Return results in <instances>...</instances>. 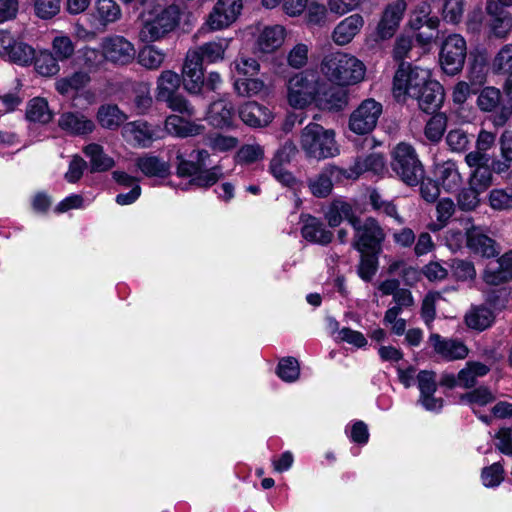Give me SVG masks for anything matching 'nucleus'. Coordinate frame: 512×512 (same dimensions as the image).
I'll return each mask as SVG.
<instances>
[{
    "instance_id": "nucleus-1",
    "label": "nucleus",
    "mask_w": 512,
    "mask_h": 512,
    "mask_svg": "<svg viewBox=\"0 0 512 512\" xmlns=\"http://www.w3.org/2000/svg\"><path fill=\"white\" fill-rule=\"evenodd\" d=\"M393 94L398 101L416 99L424 112L435 111L444 99L442 85L431 79L428 69L401 63L393 80Z\"/></svg>"
},
{
    "instance_id": "nucleus-2",
    "label": "nucleus",
    "mask_w": 512,
    "mask_h": 512,
    "mask_svg": "<svg viewBox=\"0 0 512 512\" xmlns=\"http://www.w3.org/2000/svg\"><path fill=\"white\" fill-rule=\"evenodd\" d=\"M180 10L176 5H167L165 0H154L141 13L139 38L152 43L164 38L179 24Z\"/></svg>"
},
{
    "instance_id": "nucleus-3",
    "label": "nucleus",
    "mask_w": 512,
    "mask_h": 512,
    "mask_svg": "<svg viewBox=\"0 0 512 512\" xmlns=\"http://www.w3.org/2000/svg\"><path fill=\"white\" fill-rule=\"evenodd\" d=\"M320 72L331 83L346 87L357 85L365 79L366 66L350 53L335 51L322 58Z\"/></svg>"
},
{
    "instance_id": "nucleus-4",
    "label": "nucleus",
    "mask_w": 512,
    "mask_h": 512,
    "mask_svg": "<svg viewBox=\"0 0 512 512\" xmlns=\"http://www.w3.org/2000/svg\"><path fill=\"white\" fill-rule=\"evenodd\" d=\"M210 154L205 149L193 150L189 159L177 154V174L181 177H192L191 183L199 187H210L223 176L222 168L214 166L205 169Z\"/></svg>"
},
{
    "instance_id": "nucleus-5",
    "label": "nucleus",
    "mask_w": 512,
    "mask_h": 512,
    "mask_svg": "<svg viewBox=\"0 0 512 512\" xmlns=\"http://www.w3.org/2000/svg\"><path fill=\"white\" fill-rule=\"evenodd\" d=\"M244 35L251 40L252 52L258 57L274 55L285 44L288 31L281 24H252L244 30Z\"/></svg>"
},
{
    "instance_id": "nucleus-6",
    "label": "nucleus",
    "mask_w": 512,
    "mask_h": 512,
    "mask_svg": "<svg viewBox=\"0 0 512 512\" xmlns=\"http://www.w3.org/2000/svg\"><path fill=\"white\" fill-rule=\"evenodd\" d=\"M300 147L307 157L316 160L335 157L339 148L333 130L318 123H309L301 132Z\"/></svg>"
},
{
    "instance_id": "nucleus-7",
    "label": "nucleus",
    "mask_w": 512,
    "mask_h": 512,
    "mask_svg": "<svg viewBox=\"0 0 512 512\" xmlns=\"http://www.w3.org/2000/svg\"><path fill=\"white\" fill-rule=\"evenodd\" d=\"M320 78L314 70H303L290 76L285 84L288 104L294 109H305L313 105Z\"/></svg>"
},
{
    "instance_id": "nucleus-8",
    "label": "nucleus",
    "mask_w": 512,
    "mask_h": 512,
    "mask_svg": "<svg viewBox=\"0 0 512 512\" xmlns=\"http://www.w3.org/2000/svg\"><path fill=\"white\" fill-rule=\"evenodd\" d=\"M180 84L179 74L172 70L162 71L156 81L155 97L157 101L165 102L172 111L192 117L196 110L184 95L178 93Z\"/></svg>"
},
{
    "instance_id": "nucleus-9",
    "label": "nucleus",
    "mask_w": 512,
    "mask_h": 512,
    "mask_svg": "<svg viewBox=\"0 0 512 512\" xmlns=\"http://www.w3.org/2000/svg\"><path fill=\"white\" fill-rule=\"evenodd\" d=\"M391 168L407 185L415 186L424 177V169L414 148L401 142L392 151Z\"/></svg>"
},
{
    "instance_id": "nucleus-10",
    "label": "nucleus",
    "mask_w": 512,
    "mask_h": 512,
    "mask_svg": "<svg viewBox=\"0 0 512 512\" xmlns=\"http://www.w3.org/2000/svg\"><path fill=\"white\" fill-rule=\"evenodd\" d=\"M354 238L352 246L358 252H378L385 239V233L378 221L372 217L361 221L357 216L352 225Z\"/></svg>"
},
{
    "instance_id": "nucleus-11",
    "label": "nucleus",
    "mask_w": 512,
    "mask_h": 512,
    "mask_svg": "<svg viewBox=\"0 0 512 512\" xmlns=\"http://www.w3.org/2000/svg\"><path fill=\"white\" fill-rule=\"evenodd\" d=\"M467 45L460 34L448 35L441 46L439 62L443 71L448 75L459 73L465 63Z\"/></svg>"
},
{
    "instance_id": "nucleus-12",
    "label": "nucleus",
    "mask_w": 512,
    "mask_h": 512,
    "mask_svg": "<svg viewBox=\"0 0 512 512\" xmlns=\"http://www.w3.org/2000/svg\"><path fill=\"white\" fill-rule=\"evenodd\" d=\"M382 114V104L372 98L363 100L349 117V129L357 135L374 130Z\"/></svg>"
},
{
    "instance_id": "nucleus-13",
    "label": "nucleus",
    "mask_w": 512,
    "mask_h": 512,
    "mask_svg": "<svg viewBox=\"0 0 512 512\" xmlns=\"http://www.w3.org/2000/svg\"><path fill=\"white\" fill-rule=\"evenodd\" d=\"M242 9V0H217L205 24L211 31L228 28L238 19Z\"/></svg>"
},
{
    "instance_id": "nucleus-14",
    "label": "nucleus",
    "mask_w": 512,
    "mask_h": 512,
    "mask_svg": "<svg viewBox=\"0 0 512 512\" xmlns=\"http://www.w3.org/2000/svg\"><path fill=\"white\" fill-rule=\"evenodd\" d=\"M101 50L106 61L115 65H127L135 58V47L125 37L111 35L102 39Z\"/></svg>"
},
{
    "instance_id": "nucleus-15",
    "label": "nucleus",
    "mask_w": 512,
    "mask_h": 512,
    "mask_svg": "<svg viewBox=\"0 0 512 512\" xmlns=\"http://www.w3.org/2000/svg\"><path fill=\"white\" fill-rule=\"evenodd\" d=\"M0 58L26 66L33 61L34 49L18 41L9 31L0 30Z\"/></svg>"
},
{
    "instance_id": "nucleus-16",
    "label": "nucleus",
    "mask_w": 512,
    "mask_h": 512,
    "mask_svg": "<svg viewBox=\"0 0 512 512\" xmlns=\"http://www.w3.org/2000/svg\"><path fill=\"white\" fill-rule=\"evenodd\" d=\"M501 101V92L495 87L483 88L477 97V106L483 112H495L492 117V123L496 127H501L512 116V106L502 105L499 107Z\"/></svg>"
},
{
    "instance_id": "nucleus-17",
    "label": "nucleus",
    "mask_w": 512,
    "mask_h": 512,
    "mask_svg": "<svg viewBox=\"0 0 512 512\" xmlns=\"http://www.w3.org/2000/svg\"><path fill=\"white\" fill-rule=\"evenodd\" d=\"M158 127L144 120L125 123L121 129L124 140L134 147L149 148L153 142L160 139Z\"/></svg>"
},
{
    "instance_id": "nucleus-18",
    "label": "nucleus",
    "mask_w": 512,
    "mask_h": 512,
    "mask_svg": "<svg viewBox=\"0 0 512 512\" xmlns=\"http://www.w3.org/2000/svg\"><path fill=\"white\" fill-rule=\"evenodd\" d=\"M203 62L198 52H187L182 67V82L184 89L191 95L201 93L204 86Z\"/></svg>"
},
{
    "instance_id": "nucleus-19",
    "label": "nucleus",
    "mask_w": 512,
    "mask_h": 512,
    "mask_svg": "<svg viewBox=\"0 0 512 512\" xmlns=\"http://www.w3.org/2000/svg\"><path fill=\"white\" fill-rule=\"evenodd\" d=\"M406 8L407 4L404 0H396L385 6L376 29L380 39H389L395 35Z\"/></svg>"
},
{
    "instance_id": "nucleus-20",
    "label": "nucleus",
    "mask_w": 512,
    "mask_h": 512,
    "mask_svg": "<svg viewBox=\"0 0 512 512\" xmlns=\"http://www.w3.org/2000/svg\"><path fill=\"white\" fill-rule=\"evenodd\" d=\"M314 104L320 110L341 111L348 104V94L345 90L328 85L320 78Z\"/></svg>"
},
{
    "instance_id": "nucleus-21",
    "label": "nucleus",
    "mask_w": 512,
    "mask_h": 512,
    "mask_svg": "<svg viewBox=\"0 0 512 512\" xmlns=\"http://www.w3.org/2000/svg\"><path fill=\"white\" fill-rule=\"evenodd\" d=\"M417 384L420 392L418 402L427 411L439 412L443 407V400L434 395L437 390L435 372L428 370L420 371L417 374Z\"/></svg>"
},
{
    "instance_id": "nucleus-22",
    "label": "nucleus",
    "mask_w": 512,
    "mask_h": 512,
    "mask_svg": "<svg viewBox=\"0 0 512 512\" xmlns=\"http://www.w3.org/2000/svg\"><path fill=\"white\" fill-rule=\"evenodd\" d=\"M59 127L73 136H86L95 130L94 121L79 111H67L58 120Z\"/></svg>"
},
{
    "instance_id": "nucleus-23",
    "label": "nucleus",
    "mask_w": 512,
    "mask_h": 512,
    "mask_svg": "<svg viewBox=\"0 0 512 512\" xmlns=\"http://www.w3.org/2000/svg\"><path fill=\"white\" fill-rule=\"evenodd\" d=\"M429 342L437 354L449 361L464 359L469 353L462 341L443 338L437 333L430 334Z\"/></svg>"
},
{
    "instance_id": "nucleus-24",
    "label": "nucleus",
    "mask_w": 512,
    "mask_h": 512,
    "mask_svg": "<svg viewBox=\"0 0 512 512\" xmlns=\"http://www.w3.org/2000/svg\"><path fill=\"white\" fill-rule=\"evenodd\" d=\"M364 26V18L360 14H352L341 20L332 31V40L338 46H345L359 34Z\"/></svg>"
},
{
    "instance_id": "nucleus-25",
    "label": "nucleus",
    "mask_w": 512,
    "mask_h": 512,
    "mask_svg": "<svg viewBox=\"0 0 512 512\" xmlns=\"http://www.w3.org/2000/svg\"><path fill=\"white\" fill-rule=\"evenodd\" d=\"M164 129L172 136L187 138L200 135L205 127L197 121H191L183 116L172 114L165 119Z\"/></svg>"
},
{
    "instance_id": "nucleus-26",
    "label": "nucleus",
    "mask_w": 512,
    "mask_h": 512,
    "mask_svg": "<svg viewBox=\"0 0 512 512\" xmlns=\"http://www.w3.org/2000/svg\"><path fill=\"white\" fill-rule=\"evenodd\" d=\"M135 165L148 178L164 179L170 175V163L153 153H144L137 157Z\"/></svg>"
},
{
    "instance_id": "nucleus-27",
    "label": "nucleus",
    "mask_w": 512,
    "mask_h": 512,
    "mask_svg": "<svg viewBox=\"0 0 512 512\" xmlns=\"http://www.w3.org/2000/svg\"><path fill=\"white\" fill-rule=\"evenodd\" d=\"M205 119L215 128H231L234 119L232 104L225 99L212 102L207 110Z\"/></svg>"
},
{
    "instance_id": "nucleus-28",
    "label": "nucleus",
    "mask_w": 512,
    "mask_h": 512,
    "mask_svg": "<svg viewBox=\"0 0 512 512\" xmlns=\"http://www.w3.org/2000/svg\"><path fill=\"white\" fill-rule=\"evenodd\" d=\"M239 117L248 126L262 127L272 121L273 114L257 102H247L239 108Z\"/></svg>"
},
{
    "instance_id": "nucleus-29",
    "label": "nucleus",
    "mask_w": 512,
    "mask_h": 512,
    "mask_svg": "<svg viewBox=\"0 0 512 512\" xmlns=\"http://www.w3.org/2000/svg\"><path fill=\"white\" fill-rule=\"evenodd\" d=\"M467 246L472 252L487 258L498 253L495 241L479 227H473L467 231Z\"/></svg>"
},
{
    "instance_id": "nucleus-30",
    "label": "nucleus",
    "mask_w": 512,
    "mask_h": 512,
    "mask_svg": "<svg viewBox=\"0 0 512 512\" xmlns=\"http://www.w3.org/2000/svg\"><path fill=\"white\" fill-rule=\"evenodd\" d=\"M435 176L447 192L457 191L462 184V176L454 161L448 160L435 166Z\"/></svg>"
},
{
    "instance_id": "nucleus-31",
    "label": "nucleus",
    "mask_w": 512,
    "mask_h": 512,
    "mask_svg": "<svg viewBox=\"0 0 512 512\" xmlns=\"http://www.w3.org/2000/svg\"><path fill=\"white\" fill-rule=\"evenodd\" d=\"M230 43V38L217 37L196 49L189 50V52H198L202 62L217 63L224 60L225 52L229 48Z\"/></svg>"
},
{
    "instance_id": "nucleus-32",
    "label": "nucleus",
    "mask_w": 512,
    "mask_h": 512,
    "mask_svg": "<svg viewBox=\"0 0 512 512\" xmlns=\"http://www.w3.org/2000/svg\"><path fill=\"white\" fill-rule=\"evenodd\" d=\"M293 150L294 147L292 145L284 146L275 154L270 163V171L275 179L289 187L294 185L295 178L285 169L284 162H289V154Z\"/></svg>"
},
{
    "instance_id": "nucleus-33",
    "label": "nucleus",
    "mask_w": 512,
    "mask_h": 512,
    "mask_svg": "<svg viewBox=\"0 0 512 512\" xmlns=\"http://www.w3.org/2000/svg\"><path fill=\"white\" fill-rule=\"evenodd\" d=\"M97 121L102 128L117 130L124 125L128 116L115 104H103L98 108Z\"/></svg>"
},
{
    "instance_id": "nucleus-34",
    "label": "nucleus",
    "mask_w": 512,
    "mask_h": 512,
    "mask_svg": "<svg viewBox=\"0 0 512 512\" xmlns=\"http://www.w3.org/2000/svg\"><path fill=\"white\" fill-rule=\"evenodd\" d=\"M355 218L352 206L343 200H334L325 212V219L330 227L339 226L343 220H347L352 225Z\"/></svg>"
},
{
    "instance_id": "nucleus-35",
    "label": "nucleus",
    "mask_w": 512,
    "mask_h": 512,
    "mask_svg": "<svg viewBox=\"0 0 512 512\" xmlns=\"http://www.w3.org/2000/svg\"><path fill=\"white\" fill-rule=\"evenodd\" d=\"M90 80V75L87 72L76 71L69 76L58 79L55 82V89L59 94L69 96L78 93L88 85Z\"/></svg>"
},
{
    "instance_id": "nucleus-36",
    "label": "nucleus",
    "mask_w": 512,
    "mask_h": 512,
    "mask_svg": "<svg viewBox=\"0 0 512 512\" xmlns=\"http://www.w3.org/2000/svg\"><path fill=\"white\" fill-rule=\"evenodd\" d=\"M301 233L307 241L321 245L330 243L333 237L332 232L326 230L323 224L312 216L307 217L305 220Z\"/></svg>"
},
{
    "instance_id": "nucleus-37",
    "label": "nucleus",
    "mask_w": 512,
    "mask_h": 512,
    "mask_svg": "<svg viewBox=\"0 0 512 512\" xmlns=\"http://www.w3.org/2000/svg\"><path fill=\"white\" fill-rule=\"evenodd\" d=\"M487 12L492 17L490 26L493 34L497 37L506 36L512 28L511 14L495 3L488 4Z\"/></svg>"
},
{
    "instance_id": "nucleus-38",
    "label": "nucleus",
    "mask_w": 512,
    "mask_h": 512,
    "mask_svg": "<svg viewBox=\"0 0 512 512\" xmlns=\"http://www.w3.org/2000/svg\"><path fill=\"white\" fill-rule=\"evenodd\" d=\"M494 320V312L486 306L472 307L465 316L466 325L477 331L489 328Z\"/></svg>"
},
{
    "instance_id": "nucleus-39",
    "label": "nucleus",
    "mask_w": 512,
    "mask_h": 512,
    "mask_svg": "<svg viewBox=\"0 0 512 512\" xmlns=\"http://www.w3.org/2000/svg\"><path fill=\"white\" fill-rule=\"evenodd\" d=\"M120 6L114 0H96L94 17L102 25L107 26L121 18Z\"/></svg>"
},
{
    "instance_id": "nucleus-40",
    "label": "nucleus",
    "mask_w": 512,
    "mask_h": 512,
    "mask_svg": "<svg viewBox=\"0 0 512 512\" xmlns=\"http://www.w3.org/2000/svg\"><path fill=\"white\" fill-rule=\"evenodd\" d=\"M83 153L89 158L93 171H107L115 164L113 158L104 152V148L100 144L90 143L86 145L83 148Z\"/></svg>"
},
{
    "instance_id": "nucleus-41",
    "label": "nucleus",
    "mask_w": 512,
    "mask_h": 512,
    "mask_svg": "<svg viewBox=\"0 0 512 512\" xmlns=\"http://www.w3.org/2000/svg\"><path fill=\"white\" fill-rule=\"evenodd\" d=\"M490 368L477 361H469L458 373V384L465 388L473 387L479 377L485 376Z\"/></svg>"
},
{
    "instance_id": "nucleus-42",
    "label": "nucleus",
    "mask_w": 512,
    "mask_h": 512,
    "mask_svg": "<svg viewBox=\"0 0 512 512\" xmlns=\"http://www.w3.org/2000/svg\"><path fill=\"white\" fill-rule=\"evenodd\" d=\"M431 8L427 2L420 3L412 12L409 25L413 30H419L427 26L430 30H435L439 25L437 17H431Z\"/></svg>"
},
{
    "instance_id": "nucleus-43",
    "label": "nucleus",
    "mask_w": 512,
    "mask_h": 512,
    "mask_svg": "<svg viewBox=\"0 0 512 512\" xmlns=\"http://www.w3.org/2000/svg\"><path fill=\"white\" fill-rule=\"evenodd\" d=\"M238 144V138L219 132L211 133L206 137V145L214 154L231 152L237 148Z\"/></svg>"
},
{
    "instance_id": "nucleus-44",
    "label": "nucleus",
    "mask_w": 512,
    "mask_h": 512,
    "mask_svg": "<svg viewBox=\"0 0 512 512\" xmlns=\"http://www.w3.org/2000/svg\"><path fill=\"white\" fill-rule=\"evenodd\" d=\"M59 62L69 60L75 53V44L71 37L59 32L52 39L51 51H50Z\"/></svg>"
},
{
    "instance_id": "nucleus-45",
    "label": "nucleus",
    "mask_w": 512,
    "mask_h": 512,
    "mask_svg": "<svg viewBox=\"0 0 512 512\" xmlns=\"http://www.w3.org/2000/svg\"><path fill=\"white\" fill-rule=\"evenodd\" d=\"M33 60L36 71L42 76L51 77L60 71L58 59L49 50L40 51Z\"/></svg>"
},
{
    "instance_id": "nucleus-46",
    "label": "nucleus",
    "mask_w": 512,
    "mask_h": 512,
    "mask_svg": "<svg viewBox=\"0 0 512 512\" xmlns=\"http://www.w3.org/2000/svg\"><path fill=\"white\" fill-rule=\"evenodd\" d=\"M456 205L450 198H442L436 205V221L429 225V229L433 232L444 228L450 218L454 215Z\"/></svg>"
},
{
    "instance_id": "nucleus-47",
    "label": "nucleus",
    "mask_w": 512,
    "mask_h": 512,
    "mask_svg": "<svg viewBox=\"0 0 512 512\" xmlns=\"http://www.w3.org/2000/svg\"><path fill=\"white\" fill-rule=\"evenodd\" d=\"M385 168V160L380 154H370L363 159H358L352 167L351 174L359 176L365 172H373L379 174L383 172Z\"/></svg>"
},
{
    "instance_id": "nucleus-48",
    "label": "nucleus",
    "mask_w": 512,
    "mask_h": 512,
    "mask_svg": "<svg viewBox=\"0 0 512 512\" xmlns=\"http://www.w3.org/2000/svg\"><path fill=\"white\" fill-rule=\"evenodd\" d=\"M165 57L163 50L155 46H146L139 51L138 63L148 70H157L163 64Z\"/></svg>"
},
{
    "instance_id": "nucleus-49",
    "label": "nucleus",
    "mask_w": 512,
    "mask_h": 512,
    "mask_svg": "<svg viewBox=\"0 0 512 512\" xmlns=\"http://www.w3.org/2000/svg\"><path fill=\"white\" fill-rule=\"evenodd\" d=\"M26 116L30 121L47 123L51 120V112L44 98L32 99L27 107Z\"/></svg>"
},
{
    "instance_id": "nucleus-50",
    "label": "nucleus",
    "mask_w": 512,
    "mask_h": 512,
    "mask_svg": "<svg viewBox=\"0 0 512 512\" xmlns=\"http://www.w3.org/2000/svg\"><path fill=\"white\" fill-rule=\"evenodd\" d=\"M494 400L492 392L485 387L477 388L461 396V401L471 406L477 414V408L485 406Z\"/></svg>"
},
{
    "instance_id": "nucleus-51",
    "label": "nucleus",
    "mask_w": 512,
    "mask_h": 512,
    "mask_svg": "<svg viewBox=\"0 0 512 512\" xmlns=\"http://www.w3.org/2000/svg\"><path fill=\"white\" fill-rule=\"evenodd\" d=\"M276 373L284 382H295L300 376L299 362L293 357L283 358L278 363Z\"/></svg>"
},
{
    "instance_id": "nucleus-52",
    "label": "nucleus",
    "mask_w": 512,
    "mask_h": 512,
    "mask_svg": "<svg viewBox=\"0 0 512 512\" xmlns=\"http://www.w3.org/2000/svg\"><path fill=\"white\" fill-rule=\"evenodd\" d=\"M234 89L240 96L252 97L265 89V83L258 78L237 79L234 82Z\"/></svg>"
},
{
    "instance_id": "nucleus-53",
    "label": "nucleus",
    "mask_w": 512,
    "mask_h": 512,
    "mask_svg": "<svg viewBox=\"0 0 512 512\" xmlns=\"http://www.w3.org/2000/svg\"><path fill=\"white\" fill-rule=\"evenodd\" d=\"M447 118L442 113L433 115L425 126V136L432 142H438L446 129Z\"/></svg>"
},
{
    "instance_id": "nucleus-54",
    "label": "nucleus",
    "mask_w": 512,
    "mask_h": 512,
    "mask_svg": "<svg viewBox=\"0 0 512 512\" xmlns=\"http://www.w3.org/2000/svg\"><path fill=\"white\" fill-rule=\"evenodd\" d=\"M377 252H364L361 254L358 266V275L364 281H371L378 270Z\"/></svg>"
},
{
    "instance_id": "nucleus-55",
    "label": "nucleus",
    "mask_w": 512,
    "mask_h": 512,
    "mask_svg": "<svg viewBox=\"0 0 512 512\" xmlns=\"http://www.w3.org/2000/svg\"><path fill=\"white\" fill-rule=\"evenodd\" d=\"M264 157V150L259 144H246L240 147L235 154V161L239 164H252Z\"/></svg>"
},
{
    "instance_id": "nucleus-56",
    "label": "nucleus",
    "mask_w": 512,
    "mask_h": 512,
    "mask_svg": "<svg viewBox=\"0 0 512 512\" xmlns=\"http://www.w3.org/2000/svg\"><path fill=\"white\" fill-rule=\"evenodd\" d=\"M35 15L42 20L55 17L61 10V0H34Z\"/></svg>"
},
{
    "instance_id": "nucleus-57",
    "label": "nucleus",
    "mask_w": 512,
    "mask_h": 512,
    "mask_svg": "<svg viewBox=\"0 0 512 512\" xmlns=\"http://www.w3.org/2000/svg\"><path fill=\"white\" fill-rule=\"evenodd\" d=\"M310 46L306 43L295 44L287 54V63L294 69H301L308 63Z\"/></svg>"
},
{
    "instance_id": "nucleus-58",
    "label": "nucleus",
    "mask_w": 512,
    "mask_h": 512,
    "mask_svg": "<svg viewBox=\"0 0 512 512\" xmlns=\"http://www.w3.org/2000/svg\"><path fill=\"white\" fill-rule=\"evenodd\" d=\"M332 179L327 171L309 180V188L316 197H326L332 191Z\"/></svg>"
},
{
    "instance_id": "nucleus-59",
    "label": "nucleus",
    "mask_w": 512,
    "mask_h": 512,
    "mask_svg": "<svg viewBox=\"0 0 512 512\" xmlns=\"http://www.w3.org/2000/svg\"><path fill=\"white\" fill-rule=\"evenodd\" d=\"M463 13V0H444L442 7V17L444 21L451 24H457L461 21Z\"/></svg>"
},
{
    "instance_id": "nucleus-60",
    "label": "nucleus",
    "mask_w": 512,
    "mask_h": 512,
    "mask_svg": "<svg viewBox=\"0 0 512 512\" xmlns=\"http://www.w3.org/2000/svg\"><path fill=\"white\" fill-rule=\"evenodd\" d=\"M439 298V293L429 292L422 301L421 317L429 330L432 329L436 317V302Z\"/></svg>"
},
{
    "instance_id": "nucleus-61",
    "label": "nucleus",
    "mask_w": 512,
    "mask_h": 512,
    "mask_svg": "<svg viewBox=\"0 0 512 512\" xmlns=\"http://www.w3.org/2000/svg\"><path fill=\"white\" fill-rule=\"evenodd\" d=\"M468 184L476 191L483 193L492 184V172L488 169L477 167L471 173Z\"/></svg>"
},
{
    "instance_id": "nucleus-62",
    "label": "nucleus",
    "mask_w": 512,
    "mask_h": 512,
    "mask_svg": "<svg viewBox=\"0 0 512 512\" xmlns=\"http://www.w3.org/2000/svg\"><path fill=\"white\" fill-rule=\"evenodd\" d=\"M306 21L309 25L324 26L328 21V10L323 4L311 2L307 4Z\"/></svg>"
},
{
    "instance_id": "nucleus-63",
    "label": "nucleus",
    "mask_w": 512,
    "mask_h": 512,
    "mask_svg": "<svg viewBox=\"0 0 512 512\" xmlns=\"http://www.w3.org/2000/svg\"><path fill=\"white\" fill-rule=\"evenodd\" d=\"M488 202L493 210H509L512 209V194L504 189H493L488 195Z\"/></svg>"
},
{
    "instance_id": "nucleus-64",
    "label": "nucleus",
    "mask_w": 512,
    "mask_h": 512,
    "mask_svg": "<svg viewBox=\"0 0 512 512\" xmlns=\"http://www.w3.org/2000/svg\"><path fill=\"white\" fill-rule=\"evenodd\" d=\"M493 70L496 72L512 71V44H507L500 49L493 60Z\"/></svg>"
}]
</instances>
